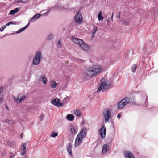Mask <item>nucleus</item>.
Returning <instances> with one entry per match:
<instances>
[{
	"label": "nucleus",
	"instance_id": "obj_2",
	"mask_svg": "<svg viewBox=\"0 0 158 158\" xmlns=\"http://www.w3.org/2000/svg\"><path fill=\"white\" fill-rule=\"evenodd\" d=\"M140 96L139 102L141 105L144 107L147 106L148 104V96L146 93L143 91H139L136 92Z\"/></svg>",
	"mask_w": 158,
	"mask_h": 158
},
{
	"label": "nucleus",
	"instance_id": "obj_31",
	"mask_svg": "<svg viewBox=\"0 0 158 158\" xmlns=\"http://www.w3.org/2000/svg\"><path fill=\"white\" fill-rule=\"evenodd\" d=\"M136 65L135 64H134L132 66V71L133 72L135 73V71L136 68Z\"/></svg>",
	"mask_w": 158,
	"mask_h": 158
},
{
	"label": "nucleus",
	"instance_id": "obj_23",
	"mask_svg": "<svg viewBox=\"0 0 158 158\" xmlns=\"http://www.w3.org/2000/svg\"><path fill=\"white\" fill-rule=\"evenodd\" d=\"M29 24H30L29 23H28V24L26 26H25L24 27H23L22 28H21L20 29H19V30H18L16 32V34H19L20 33H21V32H22L25 29L28 27V26L29 25Z\"/></svg>",
	"mask_w": 158,
	"mask_h": 158
},
{
	"label": "nucleus",
	"instance_id": "obj_42",
	"mask_svg": "<svg viewBox=\"0 0 158 158\" xmlns=\"http://www.w3.org/2000/svg\"><path fill=\"white\" fill-rule=\"evenodd\" d=\"M26 153V150H22V151L21 152V154L22 155H24Z\"/></svg>",
	"mask_w": 158,
	"mask_h": 158
},
{
	"label": "nucleus",
	"instance_id": "obj_56",
	"mask_svg": "<svg viewBox=\"0 0 158 158\" xmlns=\"http://www.w3.org/2000/svg\"><path fill=\"white\" fill-rule=\"evenodd\" d=\"M23 134L22 133H21L20 135V136L21 137H23Z\"/></svg>",
	"mask_w": 158,
	"mask_h": 158
},
{
	"label": "nucleus",
	"instance_id": "obj_29",
	"mask_svg": "<svg viewBox=\"0 0 158 158\" xmlns=\"http://www.w3.org/2000/svg\"><path fill=\"white\" fill-rule=\"evenodd\" d=\"M53 37V35L52 33L49 34L47 37V40H52Z\"/></svg>",
	"mask_w": 158,
	"mask_h": 158
},
{
	"label": "nucleus",
	"instance_id": "obj_21",
	"mask_svg": "<svg viewBox=\"0 0 158 158\" xmlns=\"http://www.w3.org/2000/svg\"><path fill=\"white\" fill-rule=\"evenodd\" d=\"M125 103H123L122 101H120L118 103V105L117 106V108L118 109H122L125 106L124 104Z\"/></svg>",
	"mask_w": 158,
	"mask_h": 158
},
{
	"label": "nucleus",
	"instance_id": "obj_32",
	"mask_svg": "<svg viewBox=\"0 0 158 158\" xmlns=\"http://www.w3.org/2000/svg\"><path fill=\"white\" fill-rule=\"evenodd\" d=\"M58 134L57 133L52 132L51 134V136L52 137H55L57 136Z\"/></svg>",
	"mask_w": 158,
	"mask_h": 158
},
{
	"label": "nucleus",
	"instance_id": "obj_52",
	"mask_svg": "<svg viewBox=\"0 0 158 158\" xmlns=\"http://www.w3.org/2000/svg\"><path fill=\"white\" fill-rule=\"evenodd\" d=\"M12 23H13V24L15 25L16 24V22H12Z\"/></svg>",
	"mask_w": 158,
	"mask_h": 158
},
{
	"label": "nucleus",
	"instance_id": "obj_20",
	"mask_svg": "<svg viewBox=\"0 0 158 158\" xmlns=\"http://www.w3.org/2000/svg\"><path fill=\"white\" fill-rule=\"evenodd\" d=\"M130 101V98L129 97H126L124 98L121 101L123 103H125V105H126L127 103H128Z\"/></svg>",
	"mask_w": 158,
	"mask_h": 158
},
{
	"label": "nucleus",
	"instance_id": "obj_38",
	"mask_svg": "<svg viewBox=\"0 0 158 158\" xmlns=\"http://www.w3.org/2000/svg\"><path fill=\"white\" fill-rule=\"evenodd\" d=\"M26 144L25 143H23L22 144V147H23L22 150H26Z\"/></svg>",
	"mask_w": 158,
	"mask_h": 158
},
{
	"label": "nucleus",
	"instance_id": "obj_26",
	"mask_svg": "<svg viewBox=\"0 0 158 158\" xmlns=\"http://www.w3.org/2000/svg\"><path fill=\"white\" fill-rule=\"evenodd\" d=\"M40 80L43 82L44 84L45 85L46 84L47 79L45 76H43L40 78Z\"/></svg>",
	"mask_w": 158,
	"mask_h": 158
},
{
	"label": "nucleus",
	"instance_id": "obj_61",
	"mask_svg": "<svg viewBox=\"0 0 158 158\" xmlns=\"http://www.w3.org/2000/svg\"><path fill=\"white\" fill-rule=\"evenodd\" d=\"M120 15H119L118 16V18H119V17H120Z\"/></svg>",
	"mask_w": 158,
	"mask_h": 158
},
{
	"label": "nucleus",
	"instance_id": "obj_22",
	"mask_svg": "<svg viewBox=\"0 0 158 158\" xmlns=\"http://www.w3.org/2000/svg\"><path fill=\"white\" fill-rule=\"evenodd\" d=\"M66 118L69 121H72L74 118V116L72 114H68L66 116Z\"/></svg>",
	"mask_w": 158,
	"mask_h": 158
},
{
	"label": "nucleus",
	"instance_id": "obj_59",
	"mask_svg": "<svg viewBox=\"0 0 158 158\" xmlns=\"http://www.w3.org/2000/svg\"><path fill=\"white\" fill-rule=\"evenodd\" d=\"M84 123V122H81V124H83Z\"/></svg>",
	"mask_w": 158,
	"mask_h": 158
},
{
	"label": "nucleus",
	"instance_id": "obj_9",
	"mask_svg": "<svg viewBox=\"0 0 158 158\" xmlns=\"http://www.w3.org/2000/svg\"><path fill=\"white\" fill-rule=\"evenodd\" d=\"M75 22L78 24H80L83 21V18L81 13L80 11H78L76 13L75 16Z\"/></svg>",
	"mask_w": 158,
	"mask_h": 158
},
{
	"label": "nucleus",
	"instance_id": "obj_3",
	"mask_svg": "<svg viewBox=\"0 0 158 158\" xmlns=\"http://www.w3.org/2000/svg\"><path fill=\"white\" fill-rule=\"evenodd\" d=\"M99 72V67L94 65L87 68L85 72V73L88 76L92 77L95 75Z\"/></svg>",
	"mask_w": 158,
	"mask_h": 158
},
{
	"label": "nucleus",
	"instance_id": "obj_34",
	"mask_svg": "<svg viewBox=\"0 0 158 158\" xmlns=\"http://www.w3.org/2000/svg\"><path fill=\"white\" fill-rule=\"evenodd\" d=\"M19 96L21 98H19L20 101V102L22 101L23 99L25 98V96L24 95H22V96H21L20 95H19Z\"/></svg>",
	"mask_w": 158,
	"mask_h": 158
},
{
	"label": "nucleus",
	"instance_id": "obj_1",
	"mask_svg": "<svg viewBox=\"0 0 158 158\" xmlns=\"http://www.w3.org/2000/svg\"><path fill=\"white\" fill-rule=\"evenodd\" d=\"M87 132V129L84 128L78 133L75 139L74 144L75 147L78 146L82 143L84 139L86 136Z\"/></svg>",
	"mask_w": 158,
	"mask_h": 158
},
{
	"label": "nucleus",
	"instance_id": "obj_12",
	"mask_svg": "<svg viewBox=\"0 0 158 158\" xmlns=\"http://www.w3.org/2000/svg\"><path fill=\"white\" fill-rule=\"evenodd\" d=\"M79 46L81 49L85 51H88L90 48L88 44L84 43L83 41V43H81Z\"/></svg>",
	"mask_w": 158,
	"mask_h": 158
},
{
	"label": "nucleus",
	"instance_id": "obj_18",
	"mask_svg": "<svg viewBox=\"0 0 158 158\" xmlns=\"http://www.w3.org/2000/svg\"><path fill=\"white\" fill-rule=\"evenodd\" d=\"M72 148V144L70 143H68L67 147V151L69 154L71 155L72 154V151L71 148Z\"/></svg>",
	"mask_w": 158,
	"mask_h": 158
},
{
	"label": "nucleus",
	"instance_id": "obj_40",
	"mask_svg": "<svg viewBox=\"0 0 158 158\" xmlns=\"http://www.w3.org/2000/svg\"><path fill=\"white\" fill-rule=\"evenodd\" d=\"M68 97H66L64 98L63 100V102H65V103H67L68 102Z\"/></svg>",
	"mask_w": 158,
	"mask_h": 158
},
{
	"label": "nucleus",
	"instance_id": "obj_47",
	"mask_svg": "<svg viewBox=\"0 0 158 158\" xmlns=\"http://www.w3.org/2000/svg\"><path fill=\"white\" fill-rule=\"evenodd\" d=\"M17 2L18 3H24V2L23 1H22V0H18Z\"/></svg>",
	"mask_w": 158,
	"mask_h": 158
},
{
	"label": "nucleus",
	"instance_id": "obj_19",
	"mask_svg": "<svg viewBox=\"0 0 158 158\" xmlns=\"http://www.w3.org/2000/svg\"><path fill=\"white\" fill-rule=\"evenodd\" d=\"M57 84L53 80H51L50 81V87L52 88H55L57 86Z\"/></svg>",
	"mask_w": 158,
	"mask_h": 158
},
{
	"label": "nucleus",
	"instance_id": "obj_10",
	"mask_svg": "<svg viewBox=\"0 0 158 158\" xmlns=\"http://www.w3.org/2000/svg\"><path fill=\"white\" fill-rule=\"evenodd\" d=\"M51 103L58 107H62L63 106V104L61 103L60 100L58 98L52 99L51 101Z\"/></svg>",
	"mask_w": 158,
	"mask_h": 158
},
{
	"label": "nucleus",
	"instance_id": "obj_39",
	"mask_svg": "<svg viewBox=\"0 0 158 158\" xmlns=\"http://www.w3.org/2000/svg\"><path fill=\"white\" fill-rule=\"evenodd\" d=\"M16 155V153H13L12 152H10V158H12L14 157L15 155Z\"/></svg>",
	"mask_w": 158,
	"mask_h": 158
},
{
	"label": "nucleus",
	"instance_id": "obj_6",
	"mask_svg": "<svg viewBox=\"0 0 158 158\" xmlns=\"http://www.w3.org/2000/svg\"><path fill=\"white\" fill-rule=\"evenodd\" d=\"M154 45L152 41H150L148 42V44H146V45L143 47V49L142 48L140 49V50L142 51V53L148 55L149 53H150L149 52L151 51L150 48L153 47Z\"/></svg>",
	"mask_w": 158,
	"mask_h": 158
},
{
	"label": "nucleus",
	"instance_id": "obj_62",
	"mask_svg": "<svg viewBox=\"0 0 158 158\" xmlns=\"http://www.w3.org/2000/svg\"><path fill=\"white\" fill-rule=\"evenodd\" d=\"M118 75V73H117L116 74V76H117Z\"/></svg>",
	"mask_w": 158,
	"mask_h": 158
},
{
	"label": "nucleus",
	"instance_id": "obj_36",
	"mask_svg": "<svg viewBox=\"0 0 158 158\" xmlns=\"http://www.w3.org/2000/svg\"><path fill=\"white\" fill-rule=\"evenodd\" d=\"M97 31V27L95 26H93V31L92 32V33L93 34H94L96 31Z\"/></svg>",
	"mask_w": 158,
	"mask_h": 158
},
{
	"label": "nucleus",
	"instance_id": "obj_4",
	"mask_svg": "<svg viewBox=\"0 0 158 158\" xmlns=\"http://www.w3.org/2000/svg\"><path fill=\"white\" fill-rule=\"evenodd\" d=\"M100 83V85H99V92L101 91H104L107 89L111 85V83L110 82H108L107 79L104 77L101 79Z\"/></svg>",
	"mask_w": 158,
	"mask_h": 158
},
{
	"label": "nucleus",
	"instance_id": "obj_53",
	"mask_svg": "<svg viewBox=\"0 0 158 158\" xmlns=\"http://www.w3.org/2000/svg\"><path fill=\"white\" fill-rule=\"evenodd\" d=\"M6 109H7V110H8L9 108H8V106H7V105H6Z\"/></svg>",
	"mask_w": 158,
	"mask_h": 158
},
{
	"label": "nucleus",
	"instance_id": "obj_17",
	"mask_svg": "<svg viewBox=\"0 0 158 158\" xmlns=\"http://www.w3.org/2000/svg\"><path fill=\"white\" fill-rule=\"evenodd\" d=\"M40 14H35L30 20V21L33 22L37 20L41 16Z\"/></svg>",
	"mask_w": 158,
	"mask_h": 158
},
{
	"label": "nucleus",
	"instance_id": "obj_41",
	"mask_svg": "<svg viewBox=\"0 0 158 158\" xmlns=\"http://www.w3.org/2000/svg\"><path fill=\"white\" fill-rule=\"evenodd\" d=\"M123 23L125 26H129V23L127 21H124Z\"/></svg>",
	"mask_w": 158,
	"mask_h": 158
},
{
	"label": "nucleus",
	"instance_id": "obj_35",
	"mask_svg": "<svg viewBox=\"0 0 158 158\" xmlns=\"http://www.w3.org/2000/svg\"><path fill=\"white\" fill-rule=\"evenodd\" d=\"M6 25H3L0 28V31L2 32L3 31L4 29L6 28Z\"/></svg>",
	"mask_w": 158,
	"mask_h": 158
},
{
	"label": "nucleus",
	"instance_id": "obj_8",
	"mask_svg": "<svg viewBox=\"0 0 158 158\" xmlns=\"http://www.w3.org/2000/svg\"><path fill=\"white\" fill-rule=\"evenodd\" d=\"M106 133V129L104 124L99 129V135L102 139H104Z\"/></svg>",
	"mask_w": 158,
	"mask_h": 158
},
{
	"label": "nucleus",
	"instance_id": "obj_37",
	"mask_svg": "<svg viewBox=\"0 0 158 158\" xmlns=\"http://www.w3.org/2000/svg\"><path fill=\"white\" fill-rule=\"evenodd\" d=\"M57 45L58 48H60L62 47V44L60 40H59L58 42Z\"/></svg>",
	"mask_w": 158,
	"mask_h": 158
},
{
	"label": "nucleus",
	"instance_id": "obj_15",
	"mask_svg": "<svg viewBox=\"0 0 158 158\" xmlns=\"http://www.w3.org/2000/svg\"><path fill=\"white\" fill-rule=\"evenodd\" d=\"M72 40L73 42L79 45V46L81 43H83V40H82L76 38L74 37L72 38Z\"/></svg>",
	"mask_w": 158,
	"mask_h": 158
},
{
	"label": "nucleus",
	"instance_id": "obj_46",
	"mask_svg": "<svg viewBox=\"0 0 158 158\" xmlns=\"http://www.w3.org/2000/svg\"><path fill=\"white\" fill-rule=\"evenodd\" d=\"M79 62H84V60H81L80 59H78L77 60Z\"/></svg>",
	"mask_w": 158,
	"mask_h": 158
},
{
	"label": "nucleus",
	"instance_id": "obj_57",
	"mask_svg": "<svg viewBox=\"0 0 158 158\" xmlns=\"http://www.w3.org/2000/svg\"><path fill=\"white\" fill-rule=\"evenodd\" d=\"M99 13L97 15V17L98 18V19L99 20Z\"/></svg>",
	"mask_w": 158,
	"mask_h": 158
},
{
	"label": "nucleus",
	"instance_id": "obj_27",
	"mask_svg": "<svg viewBox=\"0 0 158 158\" xmlns=\"http://www.w3.org/2000/svg\"><path fill=\"white\" fill-rule=\"evenodd\" d=\"M3 88L2 87H0V95L1 94V93L2 92ZM3 102V98L2 97L0 98V103H2Z\"/></svg>",
	"mask_w": 158,
	"mask_h": 158
},
{
	"label": "nucleus",
	"instance_id": "obj_13",
	"mask_svg": "<svg viewBox=\"0 0 158 158\" xmlns=\"http://www.w3.org/2000/svg\"><path fill=\"white\" fill-rule=\"evenodd\" d=\"M109 150V146L106 144H104L102 147V155H105Z\"/></svg>",
	"mask_w": 158,
	"mask_h": 158
},
{
	"label": "nucleus",
	"instance_id": "obj_28",
	"mask_svg": "<svg viewBox=\"0 0 158 158\" xmlns=\"http://www.w3.org/2000/svg\"><path fill=\"white\" fill-rule=\"evenodd\" d=\"M19 98H20L19 97V96L17 97H14V100H15V102H16L18 103L20 102L19 101H20Z\"/></svg>",
	"mask_w": 158,
	"mask_h": 158
},
{
	"label": "nucleus",
	"instance_id": "obj_11",
	"mask_svg": "<svg viewBox=\"0 0 158 158\" xmlns=\"http://www.w3.org/2000/svg\"><path fill=\"white\" fill-rule=\"evenodd\" d=\"M108 65L106 63L99 64V74L106 71Z\"/></svg>",
	"mask_w": 158,
	"mask_h": 158
},
{
	"label": "nucleus",
	"instance_id": "obj_55",
	"mask_svg": "<svg viewBox=\"0 0 158 158\" xmlns=\"http://www.w3.org/2000/svg\"><path fill=\"white\" fill-rule=\"evenodd\" d=\"M68 63H69V62H68V61H66L65 62V63L66 64H68Z\"/></svg>",
	"mask_w": 158,
	"mask_h": 158
},
{
	"label": "nucleus",
	"instance_id": "obj_7",
	"mask_svg": "<svg viewBox=\"0 0 158 158\" xmlns=\"http://www.w3.org/2000/svg\"><path fill=\"white\" fill-rule=\"evenodd\" d=\"M103 117L104 118L105 123H107L110 118L111 116V112L110 109L108 108L106 111L103 113Z\"/></svg>",
	"mask_w": 158,
	"mask_h": 158
},
{
	"label": "nucleus",
	"instance_id": "obj_33",
	"mask_svg": "<svg viewBox=\"0 0 158 158\" xmlns=\"http://www.w3.org/2000/svg\"><path fill=\"white\" fill-rule=\"evenodd\" d=\"M102 12L100 11H99V21H101L103 19L104 17L102 16Z\"/></svg>",
	"mask_w": 158,
	"mask_h": 158
},
{
	"label": "nucleus",
	"instance_id": "obj_25",
	"mask_svg": "<svg viewBox=\"0 0 158 158\" xmlns=\"http://www.w3.org/2000/svg\"><path fill=\"white\" fill-rule=\"evenodd\" d=\"M73 113L77 116L80 117L81 115V112L80 110L75 109L73 110Z\"/></svg>",
	"mask_w": 158,
	"mask_h": 158
},
{
	"label": "nucleus",
	"instance_id": "obj_30",
	"mask_svg": "<svg viewBox=\"0 0 158 158\" xmlns=\"http://www.w3.org/2000/svg\"><path fill=\"white\" fill-rule=\"evenodd\" d=\"M129 102L130 104H135V98H134L132 99L131 98Z\"/></svg>",
	"mask_w": 158,
	"mask_h": 158
},
{
	"label": "nucleus",
	"instance_id": "obj_51",
	"mask_svg": "<svg viewBox=\"0 0 158 158\" xmlns=\"http://www.w3.org/2000/svg\"><path fill=\"white\" fill-rule=\"evenodd\" d=\"M111 122V123L112 124V125H114V122L112 120Z\"/></svg>",
	"mask_w": 158,
	"mask_h": 158
},
{
	"label": "nucleus",
	"instance_id": "obj_48",
	"mask_svg": "<svg viewBox=\"0 0 158 158\" xmlns=\"http://www.w3.org/2000/svg\"><path fill=\"white\" fill-rule=\"evenodd\" d=\"M113 15H114V12H113L112 13L111 16V20L112 21H113Z\"/></svg>",
	"mask_w": 158,
	"mask_h": 158
},
{
	"label": "nucleus",
	"instance_id": "obj_49",
	"mask_svg": "<svg viewBox=\"0 0 158 158\" xmlns=\"http://www.w3.org/2000/svg\"><path fill=\"white\" fill-rule=\"evenodd\" d=\"M39 118H40V120L42 121L43 119V116H41Z\"/></svg>",
	"mask_w": 158,
	"mask_h": 158
},
{
	"label": "nucleus",
	"instance_id": "obj_60",
	"mask_svg": "<svg viewBox=\"0 0 158 158\" xmlns=\"http://www.w3.org/2000/svg\"><path fill=\"white\" fill-rule=\"evenodd\" d=\"M96 148V147L95 148H94V150H95V149Z\"/></svg>",
	"mask_w": 158,
	"mask_h": 158
},
{
	"label": "nucleus",
	"instance_id": "obj_54",
	"mask_svg": "<svg viewBox=\"0 0 158 158\" xmlns=\"http://www.w3.org/2000/svg\"><path fill=\"white\" fill-rule=\"evenodd\" d=\"M97 92H98V91H99V86H98L97 87Z\"/></svg>",
	"mask_w": 158,
	"mask_h": 158
},
{
	"label": "nucleus",
	"instance_id": "obj_63",
	"mask_svg": "<svg viewBox=\"0 0 158 158\" xmlns=\"http://www.w3.org/2000/svg\"><path fill=\"white\" fill-rule=\"evenodd\" d=\"M94 35H92V37H94Z\"/></svg>",
	"mask_w": 158,
	"mask_h": 158
},
{
	"label": "nucleus",
	"instance_id": "obj_50",
	"mask_svg": "<svg viewBox=\"0 0 158 158\" xmlns=\"http://www.w3.org/2000/svg\"><path fill=\"white\" fill-rule=\"evenodd\" d=\"M49 11H48H48H47V12H46L43 15H44V16L46 15H47V14H49Z\"/></svg>",
	"mask_w": 158,
	"mask_h": 158
},
{
	"label": "nucleus",
	"instance_id": "obj_45",
	"mask_svg": "<svg viewBox=\"0 0 158 158\" xmlns=\"http://www.w3.org/2000/svg\"><path fill=\"white\" fill-rule=\"evenodd\" d=\"M117 118L118 119H120L121 117V114L120 113H118L117 115Z\"/></svg>",
	"mask_w": 158,
	"mask_h": 158
},
{
	"label": "nucleus",
	"instance_id": "obj_43",
	"mask_svg": "<svg viewBox=\"0 0 158 158\" xmlns=\"http://www.w3.org/2000/svg\"><path fill=\"white\" fill-rule=\"evenodd\" d=\"M9 124L13 123V120H8L7 121H6Z\"/></svg>",
	"mask_w": 158,
	"mask_h": 158
},
{
	"label": "nucleus",
	"instance_id": "obj_14",
	"mask_svg": "<svg viewBox=\"0 0 158 158\" xmlns=\"http://www.w3.org/2000/svg\"><path fill=\"white\" fill-rule=\"evenodd\" d=\"M124 156L125 158H135V156L130 152L126 151L125 152Z\"/></svg>",
	"mask_w": 158,
	"mask_h": 158
},
{
	"label": "nucleus",
	"instance_id": "obj_16",
	"mask_svg": "<svg viewBox=\"0 0 158 158\" xmlns=\"http://www.w3.org/2000/svg\"><path fill=\"white\" fill-rule=\"evenodd\" d=\"M70 132L72 135H75L77 132V128L71 125L70 127Z\"/></svg>",
	"mask_w": 158,
	"mask_h": 158
},
{
	"label": "nucleus",
	"instance_id": "obj_44",
	"mask_svg": "<svg viewBox=\"0 0 158 158\" xmlns=\"http://www.w3.org/2000/svg\"><path fill=\"white\" fill-rule=\"evenodd\" d=\"M10 24H13L12 22H10L7 23L6 25V26H9Z\"/></svg>",
	"mask_w": 158,
	"mask_h": 158
},
{
	"label": "nucleus",
	"instance_id": "obj_58",
	"mask_svg": "<svg viewBox=\"0 0 158 158\" xmlns=\"http://www.w3.org/2000/svg\"><path fill=\"white\" fill-rule=\"evenodd\" d=\"M109 21L108 19H107V23H108L109 22Z\"/></svg>",
	"mask_w": 158,
	"mask_h": 158
},
{
	"label": "nucleus",
	"instance_id": "obj_24",
	"mask_svg": "<svg viewBox=\"0 0 158 158\" xmlns=\"http://www.w3.org/2000/svg\"><path fill=\"white\" fill-rule=\"evenodd\" d=\"M19 11V9L18 8H15L14 10H10L9 14V15H13L17 13Z\"/></svg>",
	"mask_w": 158,
	"mask_h": 158
},
{
	"label": "nucleus",
	"instance_id": "obj_5",
	"mask_svg": "<svg viewBox=\"0 0 158 158\" xmlns=\"http://www.w3.org/2000/svg\"><path fill=\"white\" fill-rule=\"evenodd\" d=\"M42 59V56L41 52L37 51L34 55L32 60V64L37 65L40 62Z\"/></svg>",
	"mask_w": 158,
	"mask_h": 158
}]
</instances>
